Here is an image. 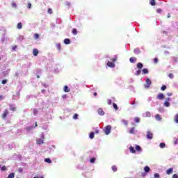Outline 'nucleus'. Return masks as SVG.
I'll return each mask as SVG.
<instances>
[{
  "label": "nucleus",
  "instance_id": "1",
  "mask_svg": "<svg viewBox=\"0 0 178 178\" xmlns=\"http://www.w3.org/2000/svg\"><path fill=\"white\" fill-rule=\"evenodd\" d=\"M111 130H112V127L111 125H108L104 129V131L106 136L111 134Z\"/></svg>",
  "mask_w": 178,
  "mask_h": 178
},
{
  "label": "nucleus",
  "instance_id": "2",
  "mask_svg": "<svg viewBox=\"0 0 178 178\" xmlns=\"http://www.w3.org/2000/svg\"><path fill=\"white\" fill-rule=\"evenodd\" d=\"M152 82L150 79H146V84L145 85V88H149V86H151Z\"/></svg>",
  "mask_w": 178,
  "mask_h": 178
},
{
  "label": "nucleus",
  "instance_id": "3",
  "mask_svg": "<svg viewBox=\"0 0 178 178\" xmlns=\"http://www.w3.org/2000/svg\"><path fill=\"white\" fill-rule=\"evenodd\" d=\"M9 115V111L8 109L5 110L2 114V118L3 119H6V117Z\"/></svg>",
  "mask_w": 178,
  "mask_h": 178
},
{
  "label": "nucleus",
  "instance_id": "4",
  "mask_svg": "<svg viewBox=\"0 0 178 178\" xmlns=\"http://www.w3.org/2000/svg\"><path fill=\"white\" fill-rule=\"evenodd\" d=\"M163 98H165V95L163 93H159L157 95V99L162 100V99H163Z\"/></svg>",
  "mask_w": 178,
  "mask_h": 178
},
{
  "label": "nucleus",
  "instance_id": "5",
  "mask_svg": "<svg viewBox=\"0 0 178 178\" xmlns=\"http://www.w3.org/2000/svg\"><path fill=\"white\" fill-rule=\"evenodd\" d=\"M143 118H149L151 116V113L147 111L143 114Z\"/></svg>",
  "mask_w": 178,
  "mask_h": 178
},
{
  "label": "nucleus",
  "instance_id": "6",
  "mask_svg": "<svg viewBox=\"0 0 178 178\" xmlns=\"http://www.w3.org/2000/svg\"><path fill=\"white\" fill-rule=\"evenodd\" d=\"M97 112L101 116H104V115H105V112H104V110H102V108H99Z\"/></svg>",
  "mask_w": 178,
  "mask_h": 178
},
{
  "label": "nucleus",
  "instance_id": "7",
  "mask_svg": "<svg viewBox=\"0 0 178 178\" xmlns=\"http://www.w3.org/2000/svg\"><path fill=\"white\" fill-rule=\"evenodd\" d=\"M107 66H108V67H115V63L108 61Z\"/></svg>",
  "mask_w": 178,
  "mask_h": 178
},
{
  "label": "nucleus",
  "instance_id": "8",
  "mask_svg": "<svg viewBox=\"0 0 178 178\" xmlns=\"http://www.w3.org/2000/svg\"><path fill=\"white\" fill-rule=\"evenodd\" d=\"M10 110L13 111V112H16V106L13 104L10 105Z\"/></svg>",
  "mask_w": 178,
  "mask_h": 178
},
{
  "label": "nucleus",
  "instance_id": "9",
  "mask_svg": "<svg viewBox=\"0 0 178 178\" xmlns=\"http://www.w3.org/2000/svg\"><path fill=\"white\" fill-rule=\"evenodd\" d=\"M147 138H149V140H152V134H151V132L148 131L147 133Z\"/></svg>",
  "mask_w": 178,
  "mask_h": 178
},
{
  "label": "nucleus",
  "instance_id": "10",
  "mask_svg": "<svg viewBox=\"0 0 178 178\" xmlns=\"http://www.w3.org/2000/svg\"><path fill=\"white\" fill-rule=\"evenodd\" d=\"M172 173H173V168H169L168 170H166L167 175H172Z\"/></svg>",
  "mask_w": 178,
  "mask_h": 178
},
{
  "label": "nucleus",
  "instance_id": "11",
  "mask_svg": "<svg viewBox=\"0 0 178 178\" xmlns=\"http://www.w3.org/2000/svg\"><path fill=\"white\" fill-rule=\"evenodd\" d=\"M37 144H38L39 145H41V144H44V140L42 139H37V141H36Z\"/></svg>",
  "mask_w": 178,
  "mask_h": 178
},
{
  "label": "nucleus",
  "instance_id": "12",
  "mask_svg": "<svg viewBox=\"0 0 178 178\" xmlns=\"http://www.w3.org/2000/svg\"><path fill=\"white\" fill-rule=\"evenodd\" d=\"M33 54L34 55V56H37V55H38V49H34L33 51Z\"/></svg>",
  "mask_w": 178,
  "mask_h": 178
},
{
  "label": "nucleus",
  "instance_id": "13",
  "mask_svg": "<svg viewBox=\"0 0 178 178\" xmlns=\"http://www.w3.org/2000/svg\"><path fill=\"white\" fill-rule=\"evenodd\" d=\"M130 152H132V154H136V149H134V147L133 146L129 147Z\"/></svg>",
  "mask_w": 178,
  "mask_h": 178
},
{
  "label": "nucleus",
  "instance_id": "14",
  "mask_svg": "<svg viewBox=\"0 0 178 178\" xmlns=\"http://www.w3.org/2000/svg\"><path fill=\"white\" fill-rule=\"evenodd\" d=\"M131 63H134V62H136V60H137V58H136L135 57H132V58H130L129 59Z\"/></svg>",
  "mask_w": 178,
  "mask_h": 178
},
{
  "label": "nucleus",
  "instance_id": "15",
  "mask_svg": "<svg viewBox=\"0 0 178 178\" xmlns=\"http://www.w3.org/2000/svg\"><path fill=\"white\" fill-rule=\"evenodd\" d=\"M164 106H165L166 108H169V106H170V103H169V102L165 101L164 102Z\"/></svg>",
  "mask_w": 178,
  "mask_h": 178
},
{
  "label": "nucleus",
  "instance_id": "16",
  "mask_svg": "<svg viewBox=\"0 0 178 178\" xmlns=\"http://www.w3.org/2000/svg\"><path fill=\"white\" fill-rule=\"evenodd\" d=\"M64 91L65 92H69L70 91V89L69 88V87H67V86H65L64 87Z\"/></svg>",
  "mask_w": 178,
  "mask_h": 178
},
{
  "label": "nucleus",
  "instance_id": "17",
  "mask_svg": "<svg viewBox=\"0 0 178 178\" xmlns=\"http://www.w3.org/2000/svg\"><path fill=\"white\" fill-rule=\"evenodd\" d=\"M144 170H145V173H148V172H149V170H150V168L148 166H145L144 168Z\"/></svg>",
  "mask_w": 178,
  "mask_h": 178
},
{
  "label": "nucleus",
  "instance_id": "18",
  "mask_svg": "<svg viewBox=\"0 0 178 178\" xmlns=\"http://www.w3.org/2000/svg\"><path fill=\"white\" fill-rule=\"evenodd\" d=\"M143 63H138V64H137V68L138 69H143Z\"/></svg>",
  "mask_w": 178,
  "mask_h": 178
},
{
  "label": "nucleus",
  "instance_id": "19",
  "mask_svg": "<svg viewBox=\"0 0 178 178\" xmlns=\"http://www.w3.org/2000/svg\"><path fill=\"white\" fill-rule=\"evenodd\" d=\"M155 118L156 120H162V118H161V115H159V114L156 115Z\"/></svg>",
  "mask_w": 178,
  "mask_h": 178
},
{
  "label": "nucleus",
  "instance_id": "20",
  "mask_svg": "<svg viewBox=\"0 0 178 178\" xmlns=\"http://www.w3.org/2000/svg\"><path fill=\"white\" fill-rule=\"evenodd\" d=\"M64 43L65 44H70V40H69V39H65L64 40Z\"/></svg>",
  "mask_w": 178,
  "mask_h": 178
},
{
  "label": "nucleus",
  "instance_id": "21",
  "mask_svg": "<svg viewBox=\"0 0 178 178\" xmlns=\"http://www.w3.org/2000/svg\"><path fill=\"white\" fill-rule=\"evenodd\" d=\"M134 122H136V123H140V118L138 117H136L134 118Z\"/></svg>",
  "mask_w": 178,
  "mask_h": 178
},
{
  "label": "nucleus",
  "instance_id": "22",
  "mask_svg": "<svg viewBox=\"0 0 178 178\" xmlns=\"http://www.w3.org/2000/svg\"><path fill=\"white\" fill-rule=\"evenodd\" d=\"M44 162H47V163H51L52 161H51L50 159H45Z\"/></svg>",
  "mask_w": 178,
  "mask_h": 178
},
{
  "label": "nucleus",
  "instance_id": "23",
  "mask_svg": "<svg viewBox=\"0 0 178 178\" xmlns=\"http://www.w3.org/2000/svg\"><path fill=\"white\" fill-rule=\"evenodd\" d=\"M134 130H135V128H134V127L131 128V129L129 130V134H134Z\"/></svg>",
  "mask_w": 178,
  "mask_h": 178
},
{
  "label": "nucleus",
  "instance_id": "24",
  "mask_svg": "<svg viewBox=\"0 0 178 178\" xmlns=\"http://www.w3.org/2000/svg\"><path fill=\"white\" fill-rule=\"evenodd\" d=\"M143 73L144 74H147L148 73V69L144 68V69L143 70Z\"/></svg>",
  "mask_w": 178,
  "mask_h": 178
},
{
  "label": "nucleus",
  "instance_id": "25",
  "mask_svg": "<svg viewBox=\"0 0 178 178\" xmlns=\"http://www.w3.org/2000/svg\"><path fill=\"white\" fill-rule=\"evenodd\" d=\"M174 120L175 123H178V114L175 116Z\"/></svg>",
  "mask_w": 178,
  "mask_h": 178
},
{
  "label": "nucleus",
  "instance_id": "26",
  "mask_svg": "<svg viewBox=\"0 0 178 178\" xmlns=\"http://www.w3.org/2000/svg\"><path fill=\"white\" fill-rule=\"evenodd\" d=\"M72 33L74 34V35H77V29H74L72 30Z\"/></svg>",
  "mask_w": 178,
  "mask_h": 178
},
{
  "label": "nucleus",
  "instance_id": "27",
  "mask_svg": "<svg viewBox=\"0 0 178 178\" xmlns=\"http://www.w3.org/2000/svg\"><path fill=\"white\" fill-rule=\"evenodd\" d=\"M8 178H15V173H10L8 175Z\"/></svg>",
  "mask_w": 178,
  "mask_h": 178
},
{
  "label": "nucleus",
  "instance_id": "28",
  "mask_svg": "<svg viewBox=\"0 0 178 178\" xmlns=\"http://www.w3.org/2000/svg\"><path fill=\"white\" fill-rule=\"evenodd\" d=\"M95 135V134H94V132H91L89 136L90 138H91V139L94 138Z\"/></svg>",
  "mask_w": 178,
  "mask_h": 178
},
{
  "label": "nucleus",
  "instance_id": "29",
  "mask_svg": "<svg viewBox=\"0 0 178 178\" xmlns=\"http://www.w3.org/2000/svg\"><path fill=\"white\" fill-rule=\"evenodd\" d=\"M135 148L136 151H141V147H140L139 145H136Z\"/></svg>",
  "mask_w": 178,
  "mask_h": 178
},
{
  "label": "nucleus",
  "instance_id": "30",
  "mask_svg": "<svg viewBox=\"0 0 178 178\" xmlns=\"http://www.w3.org/2000/svg\"><path fill=\"white\" fill-rule=\"evenodd\" d=\"M150 5L155 6V0H150Z\"/></svg>",
  "mask_w": 178,
  "mask_h": 178
},
{
  "label": "nucleus",
  "instance_id": "31",
  "mask_svg": "<svg viewBox=\"0 0 178 178\" xmlns=\"http://www.w3.org/2000/svg\"><path fill=\"white\" fill-rule=\"evenodd\" d=\"M22 27H23V26L22 25V22L18 23L17 29H19V30H20V29H22Z\"/></svg>",
  "mask_w": 178,
  "mask_h": 178
},
{
  "label": "nucleus",
  "instance_id": "32",
  "mask_svg": "<svg viewBox=\"0 0 178 178\" xmlns=\"http://www.w3.org/2000/svg\"><path fill=\"white\" fill-rule=\"evenodd\" d=\"M112 170H113V172H116V171L118 170V168L116 167V165H113V166L112 167Z\"/></svg>",
  "mask_w": 178,
  "mask_h": 178
},
{
  "label": "nucleus",
  "instance_id": "33",
  "mask_svg": "<svg viewBox=\"0 0 178 178\" xmlns=\"http://www.w3.org/2000/svg\"><path fill=\"white\" fill-rule=\"evenodd\" d=\"M135 74L136 76H140V74H141V70H138V71H136V73Z\"/></svg>",
  "mask_w": 178,
  "mask_h": 178
},
{
  "label": "nucleus",
  "instance_id": "34",
  "mask_svg": "<svg viewBox=\"0 0 178 178\" xmlns=\"http://www.w3.org/2000/svg\"><path fill=\"white\" fill-rule=\"evenodd\" d=\"M134 52L135 54H140V49H135L134 50Z\"/></svg>",
  "mask_w": 178,
  "mask_h": 178
},
{
  "label": "nucleus",
  "instance_id": "35",
  "mask_svg": "<svg viewBox=\"0 0 178 178\" xmlns=\"http://www.w3.org/2000/svg\"><path fill=\"white\" fill-rule=\"evenodd\" d=\"M112 60H113V62H116V60H118V55H115V56H114V58L112 59Z\"/></svg>",
  "mask_w": 178,
  "mask_h": 178
},
{
  "label": "nucleus",
  "instance_id": "36",
  "mask_svg": "<svg viewBox=\"0 0 178 178\" xmlns=\"http://www.w3.org/2000/svg\"><path fill=\"white\" fill-rule=\"evenodd\" d=\"M56 46L57 47L58 51H60V43H57Z\"/></svg>",
  "mask_w": 178,
  "mask_h": 178
},
{
  "label": "nucleus",
  "instance_id": "37",
  "mask_svg": "<svg viewBox=\"0 0 178 178\" xmlns=\"http://www.w3.org/2000/svg\"><path fill=\"white\" fill-rule=\"evenodd\" d=\"M34 38H35V40H38V38H40V35L35 33V35H34Z\"/></svg>",
  "mask_w": 178,
  "mask_h": 178
},
{
  "label": "nucleus",
  "instance_id": "38",
  "mask_svg": "<svg viewBox=\"0 0 178 178\" xmlns=\"http://www.w3.org/2000/svg\"><path fill=\"white\" fill-rule=\"evenodd\" d=\"M154 178H161V175H159V174H158V173H155Z\"/></svg>",
  "mask_w": 178,
  "mask_h": 178
},
{
  "label": "nucleus",
  "instance_id": "39",
  "mask_svg": "<svg viewBox=\"0 0 178 178\" xmlns=\"http://www.w3.org/2000/svg\"><path fill=\"white\" fill-rule=\"evenodd\" d=\"M11 5H12L13 8H17V6L16 5V3H15V1H13Z\"/></svg>",
  "mask_w": 178,
  "mask_h": 178
},
{
  "label": "nucleus",
  "instance_id": "40",
  "mask_svg": "<svg viewBox=\"0 0 178 178\" xmlns=\"http://www.w3.org/2000/svg\"><path fill=\"white\" fill-rule=\"evenodd\" d=\"M79 118V114L75 113L73 116V119H78Z\"/></svg>",
  "mask_w": 178,
  "mask_h": 178
},
{
  "label": "nucleus",
  "instance_id": "41",
  "mask_svg": "<svg viewBox=\"0 0 178 178\" xmlns=\"http://www.w3.org/2000/svg\"><path fill=\"white\" fill-rule=\"evenodd\" d=\"M165 143H160V148H165Z\"/></svg>",
  "mask_w": 178,
  "mask_h": 178
},
{
  "label": "nucleus",
  "instance_id": "42",
  "mask_svg": "<svg viewBox=\"0 0 178 178\" xmlns=\"http://www.w3.org/2000/svg\"><path fill=\"white\" fill-rule=\"evenodd\" d=\"M122 123H124V124H125V126H127L128 122H127V120H122Z\"/></svg>",
  "mask_w": 178,
  "mask_h": 178
},
{
  "label": "nucleus",
  "instance_id": "43",
  "mask_svg": "<svg viewBox=\"0 0 178 178\" xmlns=\"http://www.w3.org/2000/svg\"><path fill=\"white\" fill-rule=\"evenodd\" d=\"M113 108L114 109H115V111H118V105H116V104L113 103Z\"/></svg>",
  "mask_w": 178,
  "mask_h": 178
},
{
  "label": "nucleus",
  "instance_id": "44",
  "mask_svg": "<svg viewBox=\"0 0 178 178\" xmlns=\"http://www.w3.org/2000/svg\"><path fill=\"white\" fill-rule=\"evenodd\" d=\"M33 113V115H37V113H38V111H37V109H34Z\"/></svg>",
  "mask_w": 178,
  "mask_h": 178
},
{
  "label": "nucleus",
  "instance_id": "45",
  "mask_svg": "<svg viewBox=\"0 0 178 178\" xmlns=\"http://www.w3.org/2000/svg\"><path fill=\"white\" fill-rule=\"evenodd\" d=\"M90 162L91 163H94V162H95V159H94V158L90 159Z\"/></svg>",
  "mask_w": 178,
  "mask_h": 178
},
{
  "label": "nucleus",
  "instance_id": "46",
  "mask_svg": "<svg viewBox=\"0 0 178 178\" xmlns=\"http://www.w3.org/2000/svg\"><path fill=\"white\" fill-rule=\"evenodd\" d=\"M168 77H170V79H173V77H174L173 74H172V73L169 74Z\"/></svg>",
  "mask_w": 178,
  "mask_h": 178
},
{
  "label": "nucleus",
  "instance_id": "47",
  "mask_svg": "<svg viewBox=\"0 0 178 178\" xmlns=\"http://www.w3.org/2000/svg\"><path fill=\"white\" fill-rule=\"evenodd\" d=\"M165 90H166V86H163L161 87V90H162V91H165Z\"/></svg>",
  "mask_w": 178,
  "mask_h": 178
},
{
  "label": "nucleus",
  "instance_id": "48",
  "mask_svg": "<svg viewBox=\"0 0 178 178\" xmlns=\"http://www.w3.org/2000/svg\"><path fill=\"white\" fill-rule=\"evenodd\" d=\"M2 84H6V83H8V81L7 80H3L1 81Z\"/></svg>",
  "mask_w": 178,
  "mask_h": 178
},
{
  "label": "nucleus",
  "instance_id": "49",
  "mask_svg": "<svg viewBox=\"0 0 178 178\" xmlns=\"http://www.w3.org/2000/svg\"><path fill=\"white\" fill-rule=\"evenodd\" d=\"M107 103H108V105H111V104H112V100L108 99V100L107 101Z\"/></svg>",
  "mask_w": 178,
  "mask_h": 178
},
{
  "label": "nucleus",
  "instance_id": "50",
  "mask_svg": "<svg viewBox=\"0 0 178 178\" xmlns=\"http://www.w3.org/2000/svg\"><path fill=\"white\" fill-rule=\"evenodd\" d=\"M18 172H19V173H22V172H23V169H22V168H19V169H18Z\"/></svg>",
  "mask_w": 178,
  "mask_h": 178
},
{
  "label": "nucleus",
  "instance_id": "51",
  "mask_svg": "<svg viewBox=\"0 0 178 178\" xmlns=\"http://www.w3.org/2000/svg\"><path fill=\"white\" fill-rule=\"evenodd\" d=\"M168 97H172V95H173V93L171 92H168L167 93Z\"/></svg>",
  "mask_w": 178,
  "mask_h": 178
},
{
  "label": "nucleus",
  "instance_id": "52",
  "mask_svg": "<svg viewBox=\"0 0 178 178\" xmlns=\"http://www.w3.org/2000/svg\"><path fill=\"white\" fill-rule=\"evenodd\" d=\"M172 178H178L177 174H175L172 175Z\"/></svg>",
  "mask_w": 178,
  "mask_h": 178
},
{
  "label": "nucleus",
  "instance_id": "53",
  "mask_svg": "<svg viewBox=\"0 0 178 178\" xmlns=\"http://www.w3.org/2000/svg\"><path fill=\"white\" fill-rule=\"evenodd\" d=\"M1 170H6V166L3 165L1 167Z\"/></svg>",
  "mask_w": 178,
  "mask_h": 178
},
{
  "label": "nucleus",
  "instance_id": "54",
  "mask_svg": "<svg viewBox=\"0 0 178 178\" xmlns=\"http://www.w3.org/2000/svg\"><path fill=\"white\" fill-rule=\"evenodd\" d=\"M162 12V10L161 8L157 9V13H161Z\"/></svg>",
  "mask_w": 178,
  "mask_h": 178
},
{
  "label": "nucleus",
  "instance_id": "55",
  "mask_svg": "<svg viewBox=\"0 0 178 178\" xmlns=\"http://www.w3.org/2000/svg\"><path fill=\"white\" fill-rule=\"evenodd\" d=\"M48 13H50V14L52 13V9L49 8L48 9Z\"/></svg>",
  "mask_w": 178,
  "mask_h": 178
},
{
  "label": "nucleus",
  "instance_id": "56",
  "mask_svg": "<svg viewBox=\"0 0 178 178\" xmlns=\"http://www.w3.org/2000/svg\"><path fill=\"white\" fill-rule=\"evenodd\" d=\"M165 101H167V102H168L169 101H170V97L165 98Z\"/></svg>",
  "mask_w": 178,
  "mask_h": 178
},
{
  "label": "nucleus",
  "instance_id": "57",
  "mask_svg": "<svg viewBox=\"0 0 178 178\" xmlns=\"http://www.w3.org/2000/svg\"><path fill=\"white\" fill-rule=\"evenodd\" d=\"M28 8H29V9H31V3H29L28 4Z\"/></svg>",
  "mask_w": 178,
  "mask_h": 178
},
{
  "label": "nucleus",
  "instance_id": "58",
  "mask_svg": "<svg viewBox=\"0 0 178 178\" xmlns=\"http://www.w3.org/2000/svg\"><path fill=\"white\" fill-rule=\"evenodd\" d=\"M95 133H96V134H98L99 133V131L98 129H96V130L95 131Z\"/></svg>",
  "mask_w": 178,
  "mask_h": 178
},
{
  "label": "nucleus",
  "instance_id": "59",
  "mask_svg": "<svg viewBox=\"0 0 178 178\" xmlns=\"http://www.w3.org/2000/svg\"><path fill=\"white\" fill-rule=\"evenodd\" d=\"M154 63H158V58H154Z\"/></svg>",
  "mask_w": 178,
  "mask_h": 178
},
{
  "label": "nucleus",
  "instance_id": "60",
  "mask_svg": "<svg viewBox=\"0 0 178 178\" xmlns=\"http://www.w3.org/2000/svg\"><path fill=\"white\" fill-rule=\"evenodd\" d=\"M20 40H23L24 38L23 36H19Z\"/></svg>",
  "mask_w": 178,
  "mask_h": 178
},
{
  "label": "nucleus",
  "instance_id": "61",
  "mask_svg": "<svg viewBox=\"0 0 178 178\" xmlns=\"http://www.w3.org/2000/svg\"><path fill=\"white\" fill-rule=\"evenodd\" d=\"M3 99V96L0 95V99Z\"/></svg>",
  "mask_w": 178,
  "mask_h": 178
},
{
  "label": "nucleus",
  "instance_id": "62",
  "mask_svg": "<svg viewBox=\"0 0 178 178\" xmlns=\"http://www.w3.org/2000/svg\"><path fill=\"white\" fill-rule=\"evenodd\" d=\"M167 17H168V19H169V17H170V13L168 14Z\"/></svg>",
  "mask_w": 178,
  "mask_h": 178
},
{
  "label": "nucleus",
  "instance_id": "63",
  "mask_svg": "<svg viewBox=\"0 0 178 178\" xmlns=\"http://www.w3.org/2000/svg\"><path fill=\"white\" fill-rule=\"evenodd\" d=\"M95 97H97V92L94 93Z\"/></svg>",
  "mask_w": 178,
  "mask_h": 178
},
{
  "label": "nucleus",
  "instance_id": "64",
  "mask_svg": "<svg viewBox=\"0 0 178 178\" xmlns=\"http://www.w3.org/2000/svg\"><path fill=\"white\" fill-rule=\"evenodd\" d=\"M175 144H177V140L175 142Z\"/></svg>",
  "mask_w": 178,
  "mask_h": 178
}]
</instances>
